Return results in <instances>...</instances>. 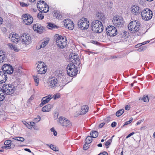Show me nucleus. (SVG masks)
Returning a JSON list of instances; mask_svg holds the SVG:
<instances>
[{
    "instance_id": "1",
    "label": "nucleus",
    "mask_w": 155,
    "mask_h": 155,
    "mask_svg": "<svg viewBox=\"0 0 155 155\" xmlns=\"http://www.w3.org/2000/svg\"><path fill=\"white\" fill-rule=\"evenodd\" d=\"M92 30L95 33H100L102 31L104 27L101 21L98 20L93 21L91 23Z\"/></svg>"
},
{
    "instance_id": "2",
    "label": "nucleus",
    "mask_w": 155,
    "mask_h": 155,
    "mask_svg": "<svg viewBox=\"0 0 155 155\" xmlns=\"http://www.w3.org/2000/svg\"><path fill=\"white\" fill-rule=\"evenodd\" d=\"M67 73L70 77L75 76L78 73V70L75 65L73 64H69L67 67Z\"/></svg>"
},
{
    "instance_id": "3",
    "label": "nucleus",
    "mask_w": 155,
    "mask_h": 155,
    "mask_svg": "<svg viewBox=\"0 0 155 155\" xmlns=\"http://www.w3.org/2000/svg\"><path fill=\"white\" fill-rule=\"evenodd\" d=\"M141 15L143 19L147 21L151 18L153 13L150 9L146 8L142 11Z\"/></svg>"
},
{
    "instance_id": "4",
    "label": "nucleus",
    "mask_w": 155,
    "mask_h": 155,
    "mask_svg": "<svg viewBox=\"0 0 155 155\" xmlns=\"http://www.w3.org/2000/svg\"><path fill=\"white\" fill-rule=\"evenodd\" d=\"M2 88L4 89V91L8 95L12 94L15 92L16 90V87L12 84H3Z\"/></svg>"
},
{
    "instance_id": "5",
    "label": "nucleus",
    "mask_w": 155,
    "mask_h": 155,
    "mask_svg": "<svg viewBox=\"0 0 155 155\" xmlns=\"http://www.w3.org/2000/svg\"><path fill=\"white\" fill-rule=\"evenodd\" d=\"M84 20L81 19L78 22V26L81 30L87 29L89 27V22L87 21V19L82 18Z\"/></svg>"
},
{
    "instance_id": "6",
    "label": "nucleus",
    "mask_w": 155,
    "mask_h": 155,
    "mask_svg": "<svg viewBox=\"0 0 155 155\" xmlns=\"http://www.w3.org/2000/svg\"><path fill=\"white\" fill-rule=\"evenodd\" d=\"M140 23L134 21L131 22L128 26V29L132 33L134 32L140 26Z\"/></svg>"
},
{
    "instance_id": "7",
    "label": "nucleus",
    "mask_w": 155,
    "mask_h": 155,
    "mask_svg": "<svg viewBox=\"0 0 155 155\" xmlns=\"http://www.w3.org/2000/svg\"><path fill=\"white\" fill-rule=\"evenodd\" d=\"M107 35L110 37L115 36L117 33L116 28L113 26H108L106 29Z\"/></svg>"
},
{
    "instance_id": "8",
    "label": "nucleus",
    "mask_w": 155,
    "mask_h": 155,
    "mask_svg": "<svg viewBox=\"0 0 155 155\" xmlns=\"http://www.w3.org/2000/svg\"><path fill=\"white\" fill-rule=\"evenodd\" d=\"M112 21L114 25L118 28L122 27L123 25V18L118 15L114 16Z\"/></svg>"
},
{
    "instance_id": "9",
    "label": "nucleus",
    "mask_w": 155,
    "mask_h": 155,
    "mask_svg": "<svg viewBox=\"0 0 155 155\" xmlns=\"http://www.w3.org/2000/svg\"><path fill=\"white\" fill-rule=\"evenodd\" d=\"M58 80L56 77H51L49 78L48 82L49 87L52 89H55L58 86Z\"/></svg>"
},
{
    "instance_id": "10",
    "label": "nucleus",
    "mask_w": 155,
    "mask_h": 155,
    "mask_svg": "<svg viewBox=\"0 0 155 155\" xmlns=\"http://www.w3.org/2000/svg\"><path fill=\"white\" fill-rule=\"evenodd\" d=\"M23 22L28 25H31L33 21V18L28 14H24L22 15Z\"/></svg>"
},
{
    "instance_id": "11",
    "label": "nucleus",
    "mask_w": 155,
    "mask_h": 155,
    "mask_svg": "<svg viewBox=\"0 0 155 155\" xmlns=\"http://www.w3.org/2000/svg\"><path fill=\"white\" fill-rule=\"evenodd\" d=\"M22 42L25 44L28 45L31 41V38L28 34H23L20 37Z\"/></svg>"
},
{
    "instance_id": "12",
    "label": "nucleus",
    "mask_w": 155,
    "mask_h": 155,
    "mask_svg": "<svg viewBox=\"0 0 155 155\" xmlns=\"http://www.w3.org/2000/svg\"><path fill=\"white\" fill-rule=\"evenodd\" d=\"M58 122L63 126L67 127L68 126H71V123L70 121L66 118L61 117L59 118Z\"/></svg>"
},
{
    "instance_id": "13",
    "label": "nucleus",
    "mask_w": 155,
    "mask_h": 155,
    "mask_svg": "<svg viewBox=\"0 0 155 155\" xmlns=\"http://www.w3.org/2000/svg\"><path fill=\"white\" fill-rule=\"evenodd\" d=\"M131 12L133 14L137 15L141 13L142 10L139 6L134 5L131 8Z\"/></svg>"
},
{
    "instance_id": "14",
    "label": "nucleus",
    "mask_w": 155,
    "mask_h": 155,
    "mask_svg": "<svg viewBox=\"0 0 155 155\" xmlns=\"http://www.w3.org/2000/svg\"><path fill=\"white\" fill-rule=\"evenodd\" d=\"M46 6H48L47 4L44 1H40L37 3V7L38 10L41 12L44 8H46Z\"/></svg>"
},
{
    "instance_id": "15",
    "label": "nucleus",
    "mask_w": 155,
    "mask_h": 155,
    "mask_svg": "<svg viewBox=\"0 0 155 155\" xmlns=\"http://www.w3.org/2000/svg\"><path fill=\"white\" fill-rule=\"evenodd\" d=\"M65 22H64V25L66 28L70 30H72L74 28V23L71 20H65Z\"/></svg>"
},
{
    "instance_id": "16",
    "label": "nucleus",
    "mask_w": 155,
    "mask_h": 155,
    "mask_svg": "<svg viewBox=\"0 0 155 155\" xmlns=\"http://www.w3.org/2000/svg\"><path fill=\"white\" fill-rule=\"evenodd\" d=\"M8 77L6 74L2 71H0V84H2L6 82Z\"/></svg>"
},
{
    "instance_id": "17",
    "label": "nucleus",
    "mask_w": 155,
    "mask_h": 155,
    "mask_svg": "<svg viewBox=\"0 0 155 155\" xmlns=\"http://www.w3.org/2000/svg\"><path fill=\"white\" fill-rule=\"evenodd\" d=\"M66 39L65 37H62L61 38L60 41H59V44H58V47L61 48H64L66 45Z\"/></svg>"
},
{
    "instance_id": "18",
    "label": "nucleus",
    "mask_w": 155,
    "mask_h": 155,
    "mask_svg": "<svg viewBox=\"0 0 155 155\" xmlns=\"http://www.w3.org/2000/svg\"><path fill=\"white\" fill-rule=\"evenodd\" d=\"M4 90L3 88L2 90H0V101H3L5 98L6 97L8 94L4 91Z\"/></svg>"
},
{
    "instance_id": "19",
    "label": "nucleus",
    "mask_w": 155,
    "mask_h": 155,
    "mask_svg": "<svg viewBox=\"0 0 155 155\" xmlns=\"http://www.w3.org/2000/svg\"><path fill=\"white\" fill-rule=\"evenodd\" d=\"M128 33L127 32L124 31L120 33L119 36L121 40L122 41L125 40V39L128 37Z\"/></svg>"
},
{
    "instance_id": "20",
    "label": "nucleus",
    "mask_w": 155,
    "mask_h": 155,
    "mask_svg": "<svg viewBox=\"0 0 155 155\" xmlns=\"http://www.w3.org/2000/svg\"><path fill=\"white\" fill-rule=\"evenodd\" d=\"M53 107V106L51 104H48L44 106L42 108V110L43 112H48L50 111L51 109Z\"/></svg>"
},
{
    "instance_id": "21",
    "label": "nucleus",
    "mask_w": 155,
    "mask_h": 155,
    "mask_svg": "<svg viewBox=\"0 0 155 155\" xmlns=\"http://www.w3.org/2000/svg\"><path fill=\"white\" fill-rule=\"evenodd\" d=\"M89 109V107L87 105L83 106L81 107V114H84L87 112Z\"/></svg>"
},
{
    "instance_id": "22",
    "label": "nucleus",
    "mask_w": 155,
    "mask_h": 155,
    "mask_svg": "<svg viewBox=\"0 0 155 155\" xmlns=\"http://www.w3.org/2000/svg\"><path fill=\"white\" fill-rule=\"evenodd\" d=\"M49 96L50 95H48L45 97H43L42 99V102L41 104L43 105L50 101L51 98V96H50V97H49Z\"/></svg>"
},
{
    "instance_id": "23",
    "label": "nucleus",
    "mask_w": 155,
    "mask_h": 155,
    "mask_svg": "<svg viewBox=\"0 0 155 155\" xmlns=\"http://www.w3.org/2000/svg\"><path fill=\"white\" fill-rule=\"evenodd\" d=\"M44 65H41V68H39V69L37 70L38 71V73L40 74H44L46 72L47 69H45V68L46 67V65L45 64H44Z\"/></svg>"
},
{
    "instance_id": "24",
    "label": "nucleus",
    "mask_w": 155,
    "mask_h": 155,
    "mask_svg": "<svg viewBox=\"0 0 155 155\" xmlns=\"http://www.w3.org/2000/svg\"><path fill=\"white\" fill-rule=\"evenodd\" d=\"M5 53L2 51H0V63L3 62L5 59Z\"/></svg>"
},
{
    "instance_id": "25",
    "label": "nucleus",
    "mask_w": 155,
    "mask_h": 155,
    "mask_svg": "<svg viewBox=\"0 0 155 155\" xmlns=\"http://www.w3.org/2000/svg\"><path fill=\"white\" fill-rule=\"evenodd\" d=\"M18 34H15L13 35L11 38V40L12 41L15 43H18L19 41V38L18 37Z\"/></svg>"
},
{
    "instance_id": "26",
    "label": "nucleus",
    "mask_w": 155,
    "mask_h": 155,
    "mask_svg": "<svg viewBox=\"0 0 155 155\" xmlns=\"http://www.w3.org/2000/svg\"><path fill=\"white\" fill-rule=\"evenodd\" d=\"M97 16L100 19L101 21H104L105 20V17L104 14L101 12H98L96 14Z\"/></svg>"
},
{
    "instance_id": "27",
    "label": "nucleus",
    "mask_w": 155,
    "mask_h": 155,
    "mask_svg": "<svg viewBox=\"0 0 155 155\" xmlns=\"http://www.w3.org/2000/svg\"><path fill=\"white\" fill-rule=\"evenodd\" d=\"M48 25L47 26V27L48 28L50 29H53L55 28H58V27L57 26L55 25L54 24H53L52 23H48Z\"/></svg>"
},
{
    "instance_id": "28",
    "label": "nucleus",
    "mask_w": 155,
    "mask_h": 155,
    "mask_svg": "<svg viewBox=\"0 0 155 155\" xmlns=\"http://www.w3.org/2000/svg\"><path fill=\"white\" fill-rule=\"evenodd\" d=\"M10 66V64H4L2 67V71H3L4 73H6L7 70H8V68Z\"/></svg>"
},
{
    "instance_id": "29",
    "label": "nucleus",
    "mask_w": 155,
    "mask_h": 155,
    "mask_svg": "<svg viewBox=\"0 0 155 155\" xmlns=\"http://www.w3.org/2000/svg\"><path fill=\"white\" fill-rule=\"evenodd\" d=\"M8 45L12 50H13L15 52H18L20 50L15 45H12L11 44H8Z\"/></svg>"
},
{
    "instance_id": "30",
    "label": "nucleus",
    "mask_w": 155,
    "mask_h": 155,
    "mask_svg": "<svg viewBox=\"0 0 155 155\" xmlns=\"http://www.w3.org/2000/svg\"><path fill=\"white\" fill-rule=\"evenodd\" d=\"M90 135L93 138H96L98 136V133L96 131L92 130L91 132Z\"/></svg>"
},
{
    "instance_id": "31",
    "label": "nucleus",
    "mask_w": 155,
    "mask_h": 155,
    "mask_svg": "<svg viewBox=\"0 0 155 155\" xmlns=\"http://www.w3.org/2000/svg\"><path fill=\"white\" fill-rule=\"evenodd\" d=\"M142 31V29H140V27H139V28L137 29L134 33H135V35H137V36H139L143 33Z\"/></svg>"
},
{
    "instance_id": "32",
    "label": "nucleus",
    "mask_w": 155,
    "mask_h": 155,
    "mask_svg": "<svg viewBox=\"0 0 155 155\" xmlns=\"http://www.w3.org/2000/svg\"><path fill=\"white\" fill-rule=\"evenodd\" d=\"M92 137L91 136H88L85 139V143L87 144H89L91 143L92 140Z\"/></svg>"
},
{
    "instance_id": "33",
    "label": "nucleus",
    "mask_w": 155,
    "mask_h": 155,
    "mask_svg": "<svg viewBox=\"0 0 155 155\" xmlns=\"http://www.w3.org/2000/svg\"><path fill=\"white\" fill-rule=\"evenodd\" d=\"M124 109L119 110L116 112V115L117 116L119 117L124 113Z\"/></svg>"
},
{
    "instance_id": "34",
    "label": "nucleus",
    "mask_w": 155,
    "mask_h": 155,
    "mask_svg": "<svg viewBox=\"0 0 155 155\" xmlns=\"http://www.w3.org/2000/svg\"><path fill=\"white\" fill-rule=\"evenodd\" d=\"M72 64H74L77 65L78 66H79L81 64V62L80 61V60L79 58L78 57L75 60H74V61H72Z\"/></svg>"
},
{
    "instance_id": "35",
    "label": "nucleus",
    "mask_w": 155,
    "mask_h": 155,
    "mask_svg": "<svg viewBox=\"0 0 155 155\" xmlns=\"http://www.w3.org/2000/svg\"><path fill=\"white\" fill-rule=\"evenodd\" d=\"M49 41V38H47L45 41L44 40V42L42 43V44L41 45V48H44L48 44Z\"/></svg>"
},
{
    "instance_id": "36",
    "label": "nucleus",
    "mask_w": 155,
    "mask_h": 155,
    "mask_svg": "<svg viewBox=\"0 0 155 155\" xmlns=\"http://www.w3.org/2000/svg\"><path fill=\"white\" fill-rule=\"evenodd\" d=\"M13 68L12 66L10 65L9 68H8V70H7L6 74H11L13 73Z\"/></svg>"
},
{
    "instance_id": "37",
    "label": "nucleus",
    "mask_w": 155,
    "mask_h": 155,
    "mask_svg": "<svg viewBox=\"0 0 155 155\" xmlns=\"http://www.w3.org/2000/svg\"><path fill=\"white\" fill-rule=\"evenodd\" d=\"M43 30V27L42 26H41L40 25H39L37 28V29L36 31H37V32L39 33L40 34L41 33L42 31Z\"/></svg>"
},
{
    "instance_id": "38",
    "label": "nucleus",
    "mask_w": 155,
    "mask_h": 155,
    "mask_svg": "<svg viewBox=\"0 0 155 155\" xmlns=\"http://www.w3.org/2000/svg\"><path fill=\"white\" fill-rule=\"evenodd\" d=\"M15 146V145L14 144L12 143H11V144H10V146H4V148L5 149H10V148H14Z\"/></svg>"
},
{
    "instance_id": "39",
    "label": "nucleus",
    "mask_w": 155,
    "mask_h": 155,
    "mask_svg": "<svg viewBox=\"0 0 155 155\" xmlns=\"http://www.w3.org/2000/svg\"><path fill=\"white\" fill-rule=\"evenodd\" d=\"M49 144H48L47 145L48 146H49L50 148L53 150L55 151H58V148H56L54 145L51 144L49 146Z\"/></svg>"
},
{
    "instance_id": "40",
    "label": "nucleus",
    "mask_w": 155,
    "mask_h": 155,
    "mask_svg": "<svg viewBox=\"0 0 155 155\" xmlns=\"http://www.w3.org/2000/svg\"><path fill=\"white\" fill-rule=\"evenodd\" d=\"M13 139L16 140L20 141L21 142H23L25 140V139L24 138H23L22 137H15V138H13Z\"/></svg>"
},
{
    "instance_id": "41",
    "label": "nucleus",
    "mask_w": 155,
    "mask_h": 155,
    "mask_svg": "<svg viewBox=\"0 0 155 155\" xmlns=\"http://www.w3.org/2000/svg\"><path fill=\"white\" fill-rule=\"evenodd\" d=\"M143 101L145 102H148L149 101V98L147 95L145 96L144 95L142 98Z\"/></svg>"
},
{
    "instance_id": "42",
    "label": "nucleus",
    "mask_w": 155,
    "mask_h": 155,
    "mask_svg": "<svg viewBox=\"0 0 155 155\" xmlns=\"http://www.w3.org/2000/svg\"><path fill=\"white\" fill-rule=\"evenodd\" d=\"M37 17L40 19L42 20L44 18V15L42 14V12H40L38 14Z\"/></svg>"
},
{
    "instance_id": "43",
    "label": "nucleus",
    "mask_w": 155,
    "mask_h": 155,
    "mask_svg": "<svg viewBox=\"0 0 155 155\" xmlns=\"http://www.w3.org/2000/svg\"><path fill=\"white\" fill-rule=\"evenodd\" d=\"M133 120V119L132 117L130 118V120L126 122L121 127H123L125 125L129 124L132 122Z\"/></svg>"
},
{
    "instance_id": "44",
    "label": "nucleus",
    "mask_w": 155,
    "mask_h": 155,
    "mask_svg": "<svg viewBox=\"0 0 155 155\" xmlns=\"http://www.w3.org/2000/svg\"><path fill=\"white\" fill-rule=\"evenodd\" d=\"M39 64H38V65L37 67V70H38L39 69V68H41V65H44V64H45L43 62L41 61H40L38 62Z\"/></svg>"
},
{
    "instance_id": "45",
    "label": "nucleus",
    "mask_w": 155,
    "mask_h": 155,
    "mask_svg": "<svg viewBox=\"0 0 155 155\" xmlns=\"http://www.w3.org/2000/svg\"><path fill=\"white\" fill-rule=\"evenodd\" d=\"M78 57V55L76 54H74L73 55L71 56L70 59L71 60V61L72 62L74 61V60H75L77 59Z\"/></svg>"
},
{
    "instance_id": "46",
    "label": "nucleus",
    "mask_w": 155,
    "mask_h": 155,
    "mask_svg": "<svg viewBox=\"0 0 155 155\" xmlns=\"http://www.w3.org/2000/svg\"><path fill=\"white\" fill-rule=\"evenodd\" d=\"M42 11H41L40 12H43L44 13H46L48 12L49 10V6H46V8H44L42 9Z\"/></svg>"
},
{
    "instance_id": "47",
    "label": "nucleus",
    "mask_w": 155,
    "mask_h": 155,
    "mask_svg": "<svg viewBox=\"0 0 155 155\" xmlns=\"http://www.w3.org/2000/svg\"><path fill=\"white\" fill-rule=\"evenodd\" d=\"M34 78L35 82L37 84L36 86H37L38 84L39 79L37 76H34Z\"/></svg>"
},
{
    "instance_id": "48",
    "label": "nucleus",
    "mask_w": 155,
    "mask_h": 155,
    "mask_svg": "<svg viewBox=\"0 0 155 155\" xmlns=\"http://www.w3.org/2000/svg\"><path fill=\"white\" fill-rule=\"evenodd\" d=\"M112 141V139H110L109 140L105 142V145L106 146H107L110 144L111 143Z\"/></svg>"
},
{
    "instance_id": "49",
    "label": "nucleus",
    "mask_w": 155,
    "mask_h": 155,
    "mask_svg": "<svg viewBox=\"0 0 155 155\" xmlns=\"http://www.w3.org/2000/svg\"><path fill=\"white\" fill-rule=\"evenodd\" d=\"M11 143V140H7L5 141L4 143L5 146H10Z\"/></svg>"
},
{
    "instance_id": "50",
    "label": "nucleus",
    "mask_w": 155,
    "mask_h": 155,
    "mask_svg": "<svg viewBox=\"0 0 155 155\" xmlns=\"http://www.w3.org/2000/svg\"><path fill=\"white\" fill-rule=\"evenodd\" d=\"M62 37V36L58 35L56 39V42L58 44H59V41H60V40L61 38Z\"/></svg>"
},
{
    "instance_id": "51",
    "label": "nucleus",
    "mask_w": 155,
    "mask_h": 155,
    "mask_svg": "<svg viewBox=\"0 0 155 155\" xmlns=\"http://www.w3.org/2000/svg\"><path fill=\"white\" fill-rule=\"evenodd\" d=\"M58 116V113L57 111L55 112L54 114V118L55 120L57 119Z\"/></svg>"
},
{
    "instance_id": "52",
    "label": "nucleus",
    "mask_w": 155,
    "mask_h": 155,
    "mask_svg": "<svg viewBox=\"0 0 155 155\" xmlns=\"http://www.w3.org/2000/svg\"><path fill=\"white\" fill-rule=\"evenodd\" d=\"M54 14L55 15V16H56V17L58 18H60L62 17V15L61 14L58 13L57 12L55 13Z\"/></svg>"
},
{
    "instance_id": "53",
    "label": "nucleus",
    "mask_w": 155,
    "mask_h": 155,
    "mask_svg": "<svg viewBox=\"0 0 155 155\" xmlns=\"http://www.w3.org/2000/svg\"><path fill=\"white\" fill-rule=\"evenodd\" d=\"M41 117L39 116H38L36 118L34 119V121L36 122H38L40 120Z\"/></svg>"
},
{
    "instance_id": "54",
    "label": "nucleus",
    "mask_w": 155,
    "mask_h": 155,
    "mask_svg": "<svg viewBox=\"0 0 155 155\" xmlns=\"http://www.w3.org/2000/svg\"><path fill=\"white\" fill-rule=\"evenodd\" d=\"M39 25H38L37 24H34L33 26V30L35 31L37 29V28L38 27V26Z\"/></svg>"
},
{
    "instance_id": "55",
    "label": "nucleus",
    "mask_w": 155,
    "mask_h": 155,
    "mask_svg": "<svg viewBox=\"0 0 155 155\" xmlns=\"http://www.w3.org/2000/svg\"><path fill=\"white\" fill-rule=\"evenodd\" d=\"M88 144L85 143L84 145L83 149L84 150H86L89 148V147L87 145Z\"/></svg>"
},
{
    "instance_id": "56",
    "label": "nucleus",
    "mask_w": 155,
    "mask_h": 155,
    "mask_svg": "<svg viewBox=\"0 0 155 155\" xmlns=\"http://www.w3.org/2000/svg\"><path fill=\"white\" fill-rule=\"evenodd\" d=\"M146 48V47L142 46L139 48L137 50L139 51H143L144 50H145Z\"/></svg>"
},
{
    "instance_id": "57",
    "label": "nucleus",
    "mask_w": 155,
    "mask_h": 155,
    "mask_svg": "<svg viewBox=\"0 0 155 155\" xmlns=\"http://www.w3.org/2000/svg\"><path fill=\"white\" fill-rule=\"evenodd\" d=\"M110 117L108 116V117H106L105 119V121L106 122H107V123H108L110 121Z\"/></svg>"
},
{
    "instance_id": "58",
    "label": "nucleus",
    "mask_w": 155,
    "mask_h": 155,
    "mask_svg": "<svg viewBox=\"0 0 155 155\" xmlns=\"http://www.w3.org/2000/svg\"><path fill=\"white\" fill-rule=\"evenodd\" d=\"M117 125V123L115 122H113L111 124V126L113 127H115Z\"/></svg>"
},
{
    "instance_id": "59",
    "label": "nucleus",
    "mask_w": 155,
    "mask_h": 155,
    "mask_svg": "<svg viewBox=\"0 0 155 155\" xmlns=\"http://www.w3.org/2000/svg\"><path fill=\"white\" fill-rule=\"evenodd\" d=\"M26 126L29 129H31L32 128V127L30 124L28 123H27V124L26 125Z\"/></svg>"
},
{
    "instance_id": "60",
    "label": "nucleus",
    "mask_w": 155,
    "mask_h": 155,
    "mask_svg": "<svg viewBox=\"0 0 155 155\" xmlns=\"http://www.w3.org/2000/svg\"><path fill=\"white\" fill-rule=\"evenodd\" d=\"M34 99V97L33 96H31L29 99L28 100V102H30L31 101Z\"/></svg>"
},
{
    "instance_id": "61",
    "label": "nucleus",
    "mask_w": 155,
    "mask_h": 155,
    "mask_svg": "<svg viewBox=\"0 0 155 155\" xmlns=\"http://www.w3.org/2000/svg\"><path fill=\"white\" fill-rule=\"evenodd\" d=\"M30 124L31 125L32 127V128H34L35 126V122H30Z\"/></svg>"
},
{
    "instance_id": "62",
    "label": "nucleus",
    "mask_w": 155,
    "mask_h": 155,
    "mask_svg": "<svg viewBox=\"0 0 155 155\" xmlns=\"http://www.w3.org/2000/svg\"><path fill=\"white\" fill-rule=\"evenodd\" d=\"M105 123H102L100 124L99 126V127L100 128H102L104 126V125H105Z\"/></svg>"
},
{
    "instance_id": "63",
    "label": "nucleus",
    "mask_w": 155,
    "mask_h": 155,
    "mask_svg": "<svg viewBox=\"0 0 155 155\" xmlns=\"http://www.w3.org/2000/svg\"><path fill=\"white\" fill-rule=\"evenodd\" d=\"M143 120H141L138 121L136 124V125H138L140 124L142 122H143Z\"/></svg>"
},
{
    "instance_id": "64",
    "label": "nucleus",
    "mask_w": 155,
    "mask_h": 155,
    "mask_svg": "<svg viewBox=\"0 0 155 155\" xmlns=\"http://www.w3.org/2000/svg\"><path fill=\"white\" fill-rule=\"evenodd\" d=\"M130 108V106L129 105H126L125 106V109L126 110H129Z\"/></svg>"
}]
</instances>
